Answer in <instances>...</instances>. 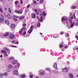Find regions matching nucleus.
<instances>
[{
    "instance_id": "43",
    "label": "nucleus",
    "mask_w": 78,
    "mask_h": 78,
    "mask_svg": "<svg viewBox=\"0 0 78 78\" xmlns=\"http://www.w3.org/2000/svg\"><path fill=\"white\" fill-rule=\"evenodd\" d=\"M66 36H67V37H69V34L67 33L66 35Z\"/></svg>"
},
{
    "instance_id": "5",
    "label": "nucleus",
    "mask_w": 78,
    "mask_h": 78,
    "mask_svg": "<svg viewBox=\"0 0 78 78\" xmlns=\"http://www.w3.org/2000/svg\"><path fill=\"white\" fill-rule=\"evenodd\" d=\"M34 27V26H31L30 29L28 31V32L29 33H31V32L33 31V28Z\"/></svg>"
},
{
    "instance_id": "4",
    "label": "nucleus",
    "mask_w": 78,
    "mask_h": 78,
    "mask_svg": "<svg viewBox=\"0 0 78 78\" xmlns=\"http://www.w3.org/2000/svg\"><path fill=\"white\" fill-rule=\"evenodd\" d=\"M68 68L67 67H66L65 68L63 69L62 71L63 72L67 73L68 72Z\"/></svg>"
},
{
    "instance_id": "37",
    "label": "nucleus",
    "mask_w": 78,
    "mask_h": 78,
    "mask_svg": "<svg viewBox=\"0 0 78 78\" xmlns=\"http://www.w3.org/2000/svg\"><path fill=\"white\" fill-rule=\"evenodd\" d=\"M40 16H41V17H44V15L42 14H40Z\"/></svg>"
},
{
    "instance_id": "27",
    "label": "nucleus",
    "mask_w": 78,
    "mask_h": 78,
    "mask_svg": "<svg viewBox=\"0 0 78 78\" xmlns=\"http://www.w3.org/2000/svg\"><path fill=\"white\" fill-rule=\"evenodd\" d=\"M24 19V16H21L20 17V19Z\"/></svg>"
},
{
    "instance_id": "33",
    "label": "nucleus",
    "mask_w": 78,
    "mask_h": 78,
    "mask_svg": "<svg viewBox=\"0 0 78 78\" xmlns=\"http://www.w3.org/2000/svg\"><path fill=\"white\" fill-rule=\"evenodd\" d=\"M15 3L16 5H17V3H19V2L17 1H16L15 2Z\"/></svg>"
},
{
    "instance_id": "19",
    "label": "nucleus",
    "mask_w": 78,
    "mask_h": 78,
    "mask_svg": "<svg viewBox=\"0 0 78 78\" xmlns=\"http://www.w3.org/2000/svg\"><path fill=\"white\" fill-rule=\"evenodd\" d=\"M1 52L2 53L4 54V55L6 53V51H5L2 50L1 51Z\"/></svg>"
},
{
    "instance_id": "1",
    "label": "nucleus",
    "mask_w": 78,
    "mask_h": 78,
    "mask_svg": "<svg viewBox=\"0 0 78 78\" xmlns=\"http://www.w3.org/2000/svg\"><path fill=\"white\" fill-rule=\"evenodd\" d=\"M39 73H40V75L42 76H44L45 75V72L43 70H40L39 71Z\"/></svg>"
},
{
    "instance_id": "47",
    "label": "nucleus",
    "mask_w": 78,
    "mask_h": 78,
    "mask_svg": "<svg viewBox=\"0 0 78 78\" xmlns=\"http://www.w3.org/2000/svg\"><path fill=\"white\" fill-rule=\"evenodd\" d=\"M33 3H34V4H36L37 3V2H36V1H34V2Z\"/></svg>"
},
{
    "instance_id": "3",
    "label": "nucleus",
    "mask_w": 78,
    "mask_h": 78,
    "mask_svg": "<svg viewBox=\"0 0 78 78\" xmlns=\"http://www.w3.org/2000/svg\"><path fill=\"white\" fill-rule=\"evenodd\" d=\"M9 38L11 39H12L13 38H14V35L12 34H10L9 35Z\"/></svg>"
},
{
    "instance_id": "14",
    "label": "nucleus",
    "mask_w": 78,
    "mask_h": 78,
    "mask_svg": "<svg viewBox=\"0 0 78 78\" xmlns=\"http://www.w3.org/2000/svg\"><path fill=\"white\" fill-rule=\"evenodd\" d=\"M15 25L14 24H13L11 25V27L12 29H14L15 28Z\"/></svg>"
},
{
    "instance_id": "8",
    "label": "nucleus",
    "mask_w": 78,
    "mask_h": 78,
    "mask_svg": "<svg viewBox=\"0 0 78 78\" xmlns=\"http://www.w3.org/2000/svg\"><path fill=\"white\" fill-rule=\"evenodd\" d=\"M14 74L16 75H18V71L17 70H15L14 71Z\"/></svg>"
},
{
    "instance_id": "9",
    "label": "nucleus",
    "mask_w": 78,
    "mask_h": 78,
    "mask_svg": "<svg viewBox=\"0 0 78 78\" xmlns=\"http://www.w3.org/2000/svg\"><path fill=\"white\" fill-rule=\"evenodd\" d=\"M9 60L12 62L14 60V58L13 57H11L9 59Z\"/></svg>"
},
{
    "instance_id": "48",
    "label": "nucleus",
    "mask_w": 78,
    "mask_h": 78,
    "mask_svg": "<svg viewBox=\"0 0 78 78\" xmlns=\"http://www.w3.org/2000/svg\"><path fill=\"white\" fill-rule=\"evenodd\" d=\"M69 22H70V23H72V20H69Z\"/></svg>"
},
{
    "instance_id": "61",
    "label": "nucleus",
    "mask_w": 78,
    "mask_h": 78,
    "mask_svg": "<svg viewBox=\"0 0 78 78\" xmlns=\"http://www.w3.org/2000/svg\"><path fill=\"white\" fill-rule=\"evenodd\" d=\"M37 19H38V20L39 19V16H37Z\"/></svg>"
},
{
    "instance_id": "41",
    "label": "nucleus",
    "mask_w": 78,
    "mask_h": 78,
    "mask_svg": "<svg viewBox=\"0 0 78 78\" xmlns=\"http://www.w3.org/2000/svg\"><path fill=\"white\" fill-rule=\"evenodd\" d=\"M17 67H20V63L17 64Z\"/></svg>"
},
{
    "instance_id": "24",
    "label": "nucleus",
    "mask_w": 78,
    "mask_h": 78,
    "mask_svg": "<svg viewBox=\"0 0 78 78\" xmlns=\"http://www.w3.org/2000/svg\"><path fill=\"white\" fill-rule=\"evenodd\" d=\"M42 19H43V18H42V17H41V18L39 19V20L40 21V22H42V21H43V20H42Z\"/></svg>"
},
{
    "instance_id": "58",
    "label": "nucleus",
    "mask_w": 78,
    "mask_h": 78,
    "mask_svg": "<svg viewBox=\"0 0 78 78\" xmlns=\"http://www.w3.org/2000/svg\"><path fill=\"white\" fill-rule=\"evenodd\" d=\"M30 78H33V76H31V75H30Z\"/></svg>"
},
{
    "instance_id": "49",
    "label": "nucleus",
    "mask_w": 78,
    "mask_h": 78,
    "mask_svg": "<svg viewBox=\"0 0 78 78\" xmlns=\"http://www.w3.org/2000/svg\"><path fill=\"white\" fill-rule=\"evenodd\" d=\"M17 20V19L16 18H14L13 19V20H14V21H16V20Z\"/></svg>"
},
{
    "instance_id": "22",
    "label": "nucleus",
    "mask_w": 78,
    "mask_h": 78,
    "mask_svg": "<svg viewBox=\"0 0 78 78\" xmlns=\"http://www.w3.org/2000/svg\"><path fill=\"white\" fill-rule=\"evenodd\" d=\"M3 77V74H2V73H0V78Z\"/></svg>"
},
{
    "instance_id": "15",
    "label": "nucleus",
    "mask_w": 78,
    "mask_h": 78,
    "mask_svg": "<svg viewBox=\"0 0 78 78\" xmlns=\"http://www.w3.org/2000/svg\"><path fill=\"white\" fill-rule=\"evenodd\" d=\"M55 37L54 36H53V37L55 38H57V37H59V35L58 34H55Z\"/></svg>"
},
{
    "instance_id": "36",
    "label": "nucleus",
    "mask_w": 78,
    "mask_h": 78,
    "mask_svg": "<svg viewBox=\"0 0 78 78\" xmlns=\"http://www.w3.org/2000/svg\"><path fill=\"white\" fill-rule=\"evenodd\" d=\"M65 20V18L63 17L62 18V21H63V22H64V21Z\"/></svg>"
},
{
    "instance_id": "30",
    "label": "nucleus",
    "mask_w": 78,
    "mask_h": 78,
    "mask_svg": "<svg viewBox=\"0 0 78 78\" xmlns=\"http://www.w3.org/2000/svg\"><path fill=\"white\" fill-rule=\"evenodd\" d=\"M37 26L38 27H40L41 26V23H37Z\"/></svg>"
},
{
    "instance_id": "32",
    "label": "nucleus",
    "mask_w": 78,
    "mask_h": 78,
    "mask_svg": "<svg viewBox=\"0 0 78 78\" xmlns=\"http://www.w3.org/2000/svg\"><path fill=\"white\" fill-rule=\"evenodd\" d=\"M0 11L2 12V13H3V10H2V9L0 7Z\"/></svg>"
},
{
    "instance_id": "31",
    "label": "nucleus",
    "mask_w": 78,
    "mask_h": 78,
    "mask_svg": "<svg viewBox=\"0 0 78 78\" xmlns=\"http://www.w3.org/2000/svg\"><path fill=\"white\" fill-rule=\"evenodd\" d=\"M25 27H23V28L22 29H21V30H23V31H24V30H25Z\"/></svg>"
},
{
    "instance_id": "23",
    "label": "nucleus",
    "mask_w": 78,
    "mask_h": 78,
    "mask_svg": "<svg viewBox=\"0 0 78 78\" xmlns=\"http://www.w3.org/2000/svg\"><path fill=\"white\" fill-rule=\"evenodd\" d=\"M7 17L9 19H11V16L9 14H8L7 16Z\"/></svg>"
},
{
    "instance_id": "53",
    "label": "nucleus",
    "mask_w": 78,
    "mask_h": 78,
    "mask_svg": "<svg viewBox=\"0 0 78 78\" xmlns=\"http://www.w3.org/2000/svg\"><path fill=\"white\" fill-rule=\"evenodd\" d=\"M75 25H76V26H78V22H77V23H76Z\"/></svg>"
},
{
    "instance_id": "38",
    "label": "nucleus",
    "mask_w": 78,
    "mask_h": 78,
    "mask_svg": "<svg viewBox=\"0 0 78 78\" xmlns=\"http://www.w3.org/2000/svg\"><path fill=\"white\" fill-rule=\"evenodd\" d=\"M10 47H14L15 48H17V46H10Z\"/></svg>"
},
{
    "instance_id": "35",
    "label": "nucleus",
    "mask_w": 78,
    "mask_h": 78,
    "mask_svg": "<svg viewBox=\"0 0 78 78\" xmlns=\"http://www.w3.org/2000/svg\"><path fill=\"white\" fill-rule=\"evenodd\" d=\"M43 14L44 16H46V13L44 12L43 13Z\"/></svg>"
},
{
    "instance_id": "10",
    "label": "nucleus",
    "mask_w": 78,
    "mask_h": 78,
    "mask_svg": "<svg viewBox=\"0 0 78 78\" xmlns=\"http://www.w3.org/2000/svg\"><path fill=\"white\" fill-rule=\"evenodd\" d=\"M12 63L13 64H16L17 62H18L17 61V60H14L13 62L12 61Z\"/></svg>"
},
{
    "instance_id": "45",
    "label": "nucleus",
    "mask_w": 78,
    "mask_h": 78,
    "mask_svg": "<svg viewBox=\"0 0 78 78\" xmlns=\"http://www.w3.org/2000/svg\"><path fill=\"white\" fill-rule=\"evenodd\" d=\"M30 7V5H28L27 6V8H29Z\"/></svg>"
},
{
    "instance_id": "25",
    "label": "nucleus",
    "mask_w": 78,
    "mask_h": 78,
    "mask_svg": "<svg viewBox=\"0 0 78 78\" xmlns=\"http://www.w3.org/2000/svg\"><path fill=\"white\" fill-rule=\"evenodd\" d=\"M8 11L9 13H11V9L10 8L8 9Z\"/></svg>"
},
{
    "instance_id": "6",
    "label": "nucleus",
    "mask_w": 78,
    "mask_h": 78,
    "mask_svg": "<svg viewBox=\"0 0 78 78\" xmlns=\"http://www.w3.org/2000/svg\"><path fill=\"white\" fill-rule=\"evenodd\" d=\"M15 12H16V13H17L18 14H22V11L21 10L17 11L16 10H15Z\"/></svg>"
},
{
    "instance_id": "52",
    "label": "nucleus",
    "mask_w": 78,
    "mask_h": 78,
    "mask_svg": "<svg viewBox=\"0 0 78 78\" xmlns=\"http://www.w3.org/2000/svg\"><path fill=\"white\" fill-rule=\"evenodd\" d=\"M15 44H19V42H18V41H16L15 43Z\"/></svg>"
},
{
    "instance_id": "63",
    "label": "nucleus",
    "mask_w": 78,
    "mask_h": 78,
    "mask_svg": "<svg viewBox=\"0 0 78 78\" xmlns=\"http://www.w3.org/2000/svg\"><path fill=\"white\" fill-rule=\"evenodd\" d=\"M26 25V24H23V27H25Z\"/></svg>"
},
{
    "instance_id": "18",
    "label": "nucleus",
    "mask_w": 78,
    "mask_h": 78,
    "mask_svg": "<svg viewBox=\"0 0 78 78\" xmlns=\"http://www.w3.org/2000/svg\"><path fill=\"white\" fill-rule=\"evenodd\" d=\"M32 18L33 19H34V18H36V15L34 14H33L32 16Z\"/></svg>"
},
{
    "instance_id": "39",
    "label": "nucleus",
    "mask_w": 78,
    "mask_h": 78,
    "mask_svg": "<svg viewBox=\"0 0 78 78\" xmlns=\"http://www.w3.org/2000/svg\"><path fill=\"white\" fill-rule=\"evenodd\" d=\"M13 17L15 18H18V17H19L16 16V15H14L13 16Z\"/></svg>"
},
{
    "instance_id": "51",
    "label": "nucleus",
    "mask_w": 78,
    "mask_h": 78,
    "mask_svg": "<svg viewBox=\"0 0 78 78\" xmlns=\"http://www.w3.org/2000/svg\"><path fill=\"white\" fill-rule=\"evenodd\" d=\"M44 2V1L43 0H41L40 1V3H43Z\"/></svg>"
},
{
    "instance_id": "57",
    "label": "nucleus",
    "mask_w": 78,
    "mask_h": 78,
    "mask_svg": "<svg viewBox=\"0 0 78 78\" xmlns=\"http://www.w3.org/2000/svg\"><path fill=\"white\" fill-rule=\"evenodd\" d=\"M34 11L35 12H37V9H35Z\"/></svg>"
},
{
    "instance_id": "28",
    "label": "nucleus",
    "mask_w": 78,
    "mask_h": 78,
    "mask_svg": "<svg viewBox=\"0 0 78 78\" xmlns=\"http://www.w3.org/2000/svg\"><path fill=\"white\" fill-rule=\"evenodd\" d=\"M4 76H7L8 75V73L7 72H5L4 74Z\"/></svg>"
},
{
    "instance_id": "34",
    "label": "nucleus",
    "mask_w": 78,
    "mask_h": 78,
    "mask_svg": "<svg viewBox=\"0 0 78 78\" xmlns=\"http://www.w3.org/2000/svg\"><path fill=\"white\" fill-rule=\"evenodd\" d=\"M23 0H21L20 1V4L21 5H22V4H23Z\"/></svg>"
},
{
    "instance_id": "54",
    "label": "nucleus",
    "mask_w": 78,
    "mask_h": 78,
    "mask_svg": "<svg viewBox=\"0 0 78 78\" xmlns=\"http://www.w3.org/2000/svg\"><path fill=\"white\" fill-rule=\"evenodd\" d=\"M60 34H61V35H62V34H64V32H62L60 33Z\"/></svg>"
},
{
    "instance_id": "13",
    "label": "nucleus",
    "mask_w": 78,
    "mask_h": 78,
    "mask_svg": "<svg viewBox=\"0 0 78 78\" xmlns=\"http://www.w3.org/2000/svg\"><path fill=\"white\" fill-rule=\"evenodd\" d=\"M4 50H5V51H8L9 52H10V50L8 49V48H4Z\"/></svg>"
},
{
    "instance_id": "64",
    "label": "nucleus",
    "mask_w": 78,
    "mask_h": 78,
    "mask_svg": "<svg viewBox=\"0 0 78 78\" xmlns=\"http://www.w3.org/2000/svg\"><path fill=\"white\" fill-rule=\"evenodd\" d=\"M5 10H7V9H8L7 8H6V7H5Z\"/></svg>"
},
{
    "instance_id": "20",
    "label": "nucleus",
    "mask_w": 78,
    "mask_h": 78,
    "mask_svg": "<svg viewBox=\"0 0 78 78\" xmlns=\"http://www.w3.org/2000/svg\"><path fill=\"white\" fill-rule=\"evenodd\" d=\"M5 22L6 23V24H7V25H9V21H8V20H6L5 21Z\"/></svg>"
},
{
    "instance_id": "40",
    "label": "nucleus",
    "mask_w": 78,
    "mask_h": 78,
    "mask_svg": "<svg viewBox=\"0 0 78 78\" xmlns=\"http://www.w3.org/2000/svg\"><path fill=\"white\" fill-rule=\"evenodd\" d=\"M63 47V45L62 44H60V48H62Z\"/></svg>"
},
{
    "instance_id": "60",
    "label": "nucleus",
    "mask_w": 78,
    "mask_h": 78,
    "mask_svg": "<svg viewBox=\"0 0 78 78\" xmlns=\"http://www.w3.org/2000/svg\"><path fill=\"white\" fill-rule=\"evenodd\" d=\"M15 42V41H14V40L12 41V43L13 44V43H14Z\"/></svg>"
},
{
    "instance_id": "17",
    "label": "nucleus",
    "mask_w": 78,
    "mask_h": 78,
    "mask_svg": "<svg viewBox=\"0 0 78 78\" xmlns=\"http://www.w3.org/2000/svg\"><path fill=\"white\" fill-rule=\"evenodd\" d=\"M8 68L9 69H11V68H12V66L11 65H9L8 66Z\"/></svg>"
},
{
    "instance_id": "16",
    "label": "nucleus",
    "mask_w": 78,
    "mask_h": 78,
    "mask_svg": "<svg viewBox=\"0 0 78 78\" xmlns=\"http://www.w3.org/2000/svg\"><path fill=\"white\" fill-rule=\"evenodd\" d=\"M9 35V33L7 32L4 34V36H8Z\"/></svg>"
},
{
    "instance_id": "62",
    "label": "nucleus",
    "mask_w": 78,
    "mask_h": 78,
    "mask_svg": "<svg viewBox=\"0 0 78 78\" xmlns=\"http://www.w3.org/2000/svg\"><path fill=\"white\" fill-rule=\"evenodd\" d=\"M55 72L56 73H58V71H55Z\"/></svg>"
},
{
    "instance_id": "29",
    "label": "nucleus",
    "mask_w": 78,
    "mask_h": 78,
    "mask_svg": "<svg viewBox=\"0 0 78 78\" xmlns=\"http://www.w3.org/2000/svg\"><path fill=\"white\" fill-rule=\"evenodd\" d=\"M5 56H8V54H7V53L6 52L4 54Z\"/></svg>"
},
{
    "instance_id": "50",
    "label": "nucleus",
    "mask_w": 78,
    "mask_h": 78,
    "mask_svg": "<svg viewBox=\"0 0 78 78\" xmlns=\"http://www.w3.org/2000/svg\"><path fill=\"white\" fill-rule=\"evenodd\" d=\"M22 32H23V31H22V30H20V31H19V33H20V34H21V33H22Z\"/></svg>"
},
{
    "instance_id": "56",
    "label": "nucleus",
    "mask_w": 78,
    "mask_h": 78,
    "mask_svg": "<svg viewBox=\"0 0 78 78\" xmlns=\"http://www.w3.org/2000/svg\"><path fill=\"white\" fill-rule=\"evenodd\" d=\"M25 34H26V31H24L23 33V35H25Z\"/></svg>"
},
{
    "instance_id": "2",
    "label": "nucleus",
    "mask_w": 78,
    "mask_h": 78,
    "mask_svg": "<svg viewBox=\"0 0 78 78\" xmlns=\"http://www.w3.org/2000/svg\"><path fill=\"white\" fill-rule=\"evenodd\" d=\"M4 21V16L1 14L0 16V22L2 23Z\"/></svg>"
},
{
    "instance_id": "21",
    "label": "nucleus",
    "mask_w": 78,
    "mask_h": 78,
    "mask_svg": "<svg viewBox=\"0 0 78 78\" xmlns=\"http://www.w3.org/2000/svg\"><path fill=\"white\" fill-rule=\"evenodd\" d=\"M75 24V23H72L70 25V27L71 28H72L73 26H74V25Z\"/></svg>"
},
{
    "instance_id": "46",
    "label": "nucleus",
    "mask_w": 78,
    "mask_h": 78,
    "mask_svg": "<svg viewBox=\"0 0 78 78\" xmlns=\"http://www.w3.org/2000/svg\"><path fill=\"white\" fill-rule=\"evenodd\" d=\"M39 13L38 12H36V15H39Z\"/></svg>"
},
{
    "instance_id": "12",
    "label": "nucleus",
    "mask_w": 78,
    "mask_h": 78,
    "mask_svg": "<svg viewBox=\"0 0 78 78\" xmlns=\"http://www.w3.org/2000/svg\"><path fill=\"white\" fill-rule=\"evenodd\" d=\"M21 78H25V77L26 76L25 75V74H22L20 76Z\"/></svg>"
},
{
    "instance_id": "42",
    "label": "nucleus",
    "mask_w": 78,
    "mask_h": 78,
    "mask_svg": "<svg viewBox=\"0 0 78 78\" xmlns=\"http://www.w3.org/2000/svg\"><path fill=\"white\" fill-rule=\"evenodd\" d=\"M71 8L73 9H74L75 8H76V7L75 6H72Z\"/></svg>"
},
{
    "instance_id": "44",
    "label": "nucleus",
    "mask_w": 78,
    "mask_h": 78,
    "mask_svg": "<svg viewBox=\"0 0 78 78\" xmlns=\"http://www.w3.org/2000/svg\"><path fill=\"white\" fill-rule=\"evenodd\" d=\"M76 40H78V35L76 36Z\"/></svg>"
},
{
    "instance_id": "11",
    "label": "nucleus",
    "mask_w": 78,
    "mask_h": 78,
    "mask_svg": "<svg viewBox=\"0 0 78 78\" xmlns=\"http://www.w3.org/2000/svg\"><path fill=\"white\" fill-rule=\"evenodd\" d=\"M69 77L70 78H73V75L71 73H69Z\"/></svg>"
},
{
    "instance_id": "59",
    "label": "nucleus",
    "mask_w": 78,
    "mask_h": 78,
    "mask_svg": "<svg viewBox=\"0 0 78 78\" xmlns=\"http://www.w3.org/2000/svg\"><path fill=\"white\" fill-rule=\"evenodd\" d=\"M10 69H7V71L8 72H10Z\"/></svg>"
},
{
    "instance_id": "7",
    "label": "nucleus",
    "mask_w": 78,
    "mask_h": 78,
    "mask_svg": "<svg viewBox=\"0 0 78 78\" xmlns=\"http://www.w3.org/2000/svg\"><path fill=\"white\" fill-rule=\"evenodd\" d=\"M53 67H54L55 69H58V68L57 67V64L56 63H54Z\"/></svg>"
},
{
    "instance_id": "55",
    "label": "nucleus",
    "mask_w": 78,
    "mask_h": 78,
    "mask_svg": "<svg viewBox=\"0 0 78 78\" xmlns=\"http://www.w3.org/2000/svg\"><path fill=\"white\" fill-rule=\"evenodd\" d=\"M75 48L76 50H78V47H76Z\"/></svg>"
},
{
    "instance_id": "26",
    "label": "nucleus",
    "mask_w": 78,
    "mask_h": 78,
    "mask_svg": "<svg viewBox=\"0 0 78 78\" xmlns=\"http://www.w3.org/2000/svg\"><path fill=\"white\" fill-rule=\"evenodd\" d=\"M46 70H48V71H50V68H47L45 69Z\"/></svg>"
}]
</instances>
